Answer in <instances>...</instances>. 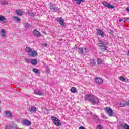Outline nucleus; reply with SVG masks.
<instances>
[{"mask_svg": "<svg viewBox=\"0 0 129 129\" xmlns=\"http://www.w3.org/2000/svg\"><path fill=\"white\" fill-rule=\"evenodd\" d=\"M85 100H89V101L93 103V105L99 103V99L98 98L95 97L90 94L86 95Z\"/></svg>", "mask_w": 129, "mask_h": 129, "instance_id": "obj_1", "label": "nucleus"}, {"mask_svg": "<svg viewBox=\"0 0 129 129\" xmlns=\"http://www.w3.org/2000/svg\"><path fill=\"white\" fill-rule=\"evenodd\" d=\"M25 51L27 52L29 56H30V57H37L38 56V53L35 51L34 49H32L30 47H26L25 48Z\"/></svg>", "mask_w": 129, "mask_h": 129, "instance_id": "obj_2", "label": "nucleus"}, {"mask_svg": "<svg viewBox=\"0 0 129 129\" xmlns=\"http://www.w3.org/2000/svg\"><path fill=\"white\" fill-rule=\"evenodd\" d=\"M104 110L105 112L108 114V115L110 117H112V116H114V112H113V110H112L111 108L109 107H106L105 108H104Z\"/></svg>", "mask_w": 129, "mask_h": 129, "instance_id": "obj_3", "label": "nucleus"}, {"mask_svg": "<svg viewBox=\"0 0 129 129\" xmlns=\"http://www.w3.org/2000/svg\"><path fill=\"white\" fill-rule=\"evenodd\" d=\"M51 119L54 124L56 125V126H61L62 124L61 123V121H60V120H59L58 118L52 116L51 117Z\"/></svg>", "mask_w": 129, "mask_h": 129, "instance_id": "obj_4", "label": "nucleus"}, {"mask_svg": "<svg viewBox=\"0 0 129 129\" xmlns=\"http://www.w3.org/2000/svg\"><path fill=\"white\" fill-rule=\"evenodd\" d=\"M102 4L104 7H106V8H108V9H114V6L110 4V3H109L106 1H103L102 2Z\"/></svg>", "mask_w": 129, "mask_h": 129, "instance_id": "obj_5", "label": "nucleus"}, {"mask_svg": "<svg viewBox=\"0 0 129 129\" xmlns=\"http://www.w3.org/2000/svg\"><path fill=\"white\" fill-rule=\"evenodd\" d=\"M56 20L62 27H66V23H65L64 19L61 18H58Z\"/></svg>", "mask_w": 129, "mask_h": 129, "instance_id": "obj_6", "label": "nucleus"}, {"mask_svg": "<svg viewBox=\"0 0 129 129\" xmlns=\"http://www.w3.org/2000/svg\"><path fill=\"white\" fill-rule=\"evenodd\" d=\"M95 82L97 84H98L99 85H100L103 83V80L102 78L100 77H97L95 78Z\"/></svg>", "mask_w": 129, "mask_h": 129, "instance_id": "obj_7", "label": "nucleus"}, {"mask_svg": "<svg viewBox=\"0 0 129 129\" xmlns=\"http://www.w3.org/2000/svg\"><path fill=\"white\" fill-rule=\"evenodd\" d=\"M23 124H24L25 126H30V125H32V123L31 121L28 120H23L22 121Z\"/></svg>", "mask_w": 129, "mask_h": 129, "instance_id": "obj_8", "label": "nucleus"}, {"mask_svg": "<svg viewBox=\"0 0 129 129\" xmlns=\"http://www.w3.org/2000/svg\"><path fill=\"white\" fill-rule=\"evenodd\" d=\"M97 33L99 36H101L102 38H104V33L100 29H97Z\"/></svg>", "mask_w": 129, "mask_h": 129, "instance_id": "obj_9", "label": "nucleus"}, {"mask_svg": "<svg viewBox=\"0 0 129 129\" xmlns=\"http://www.w3.org/2000/svg\"><path fill=\"white\" fill-rule=\"evenodd\" d=\"M33 34H34V36H35V37H37L38 38L41 36V33L38 31L37 29H35L33 31Z\"/></svg>", "mask_w": 129, "mask_h": 129, "instance_id": "obj_10", "label": "nucleus"}, {"mask_svg": "<svg viewBox=\"0 0 129 129\" xmlns=\"http://www.w3.org/2000/svg\"><path fill=\"white\" fill-rule=\"evenodd\" d=\"M121 128L122 129H129V125L128 124L125 123H123L120 124Z\"/></svg>", "mask_w": 129, "mask_h": 129, "instance_id": "obj_11", "label": "nucleus"}, {"mask_svg": "<svg viewBox=\"0 0 129 129\" xmlns=\"http://www.w3.org/2000/svg\"><path fill=\"white\" fill-rule=\"evenodd\" d=\"M28 111L30 112H34V113H36V111H37V107L35 106H32L31 109H29Z\"/></svg>", "mask_w": 129, "mask_h": 129, "instance_id": "obj_12", "label": "nucleus"}, {"mask_svg": "<svg viewBox=\"0 0 129 129\" xmlns=\"http://www.w3.org/2000/svg\"><path fill=\"white\" fill-rule=\"evenodd\" d=\"M7 117H12L13 116V115H12V113L11 112L9 111H6L5 112Z\"/></svg>", "mask_w": 129, "mask_h": 129, "instance_id": "obj_13", "label": "nucleus"}, {"mask_svg": "<svg viewBox=\"0 0 129 129\" xmlns=\"http://www.w3.org/2000/svg\"><path fill=\"white\" fill-rule=\"evenodd\" d=\"M98 44L100 47H104L105 46H106V43L102 42L101 41H99Z\"/></svg>", "mask_w": 129, "mask_h": 129, "instance_id": "obj_14", "label": "nucleus"}, {"mask_svg": "<svg viewBox=\"0 0 129 129\" xmlns=\"http://www.w3.org/2000/svg\"><path fill=\"white\" fill-rule=\"evenodd\" d=\"M16 14L17 16H23V12L21 11V10H17L16 11Z\"/></svg>", "mask_w": 129, "mask_h": 129, "instance_id": "obj_15", "label": "nucleus"}, {"mask_svg": "<svg viewBox=\"0 0 129 129\" xmlns=\"http://www.w3.org/2000/svg\"><path fill=\"white\" fill-rule=\"evenodd\" d=\"M71 92L72 93H76L77 92V89L75 87H72L71 88Z\"/></svg>", "mask_w": 129, "mask_h": 129, "instance_id": "obj_16", "label": "nucleus"}, {"mask_svg": "<svg viewBox=\"0 0 129 129\" xmlns=\"http://www.w3.org/2000/svg\"><path fill=\"white\" fill-rule=\"evenodd\" d=\"M6 21H7L6 17L4 16L0 15V22H4V23H5Z\"/></svg>", "mask_w": 129, "mask_h": 129, "instance_id": "obj_17", "label": "nucleus"}, {"mask_svg": "<svg viewBox=\"0 0 129 129\" xmlns=\"http://www.w3.org/2000/svg\"><path fill=\"white\" fill-rule=\"evenodd\" d=\"M32 65H34L35 66H36V65H37V64H38V61H37V59H32L31 60V62Z\"/></svg>", "mask_w": 129, "mask_h": 129, "instance_id": "obj_18", "label": "nucleus"}, {"mask_svg": "<svg viewBox=\"0 0 129 129\" xmlns=\"http://www.w3.org/2000/svg\"><path fill=\"white\" fill-rule=\"evenodd\" d=\"M50 10H51V11H53L54 12L56 11V7L54 6L52 3L50 4Z\"/></svg>", "mask_w": 129, "mask_h": 129, "instance_id": "obj_19", "label": "nucleus"}, {"mask_svg": "<svg viewBox=\"0 0 129 129\" xmlns=\"http://www.w3.org/2000/svg\"><path fill=\"white\" fill-rule=\"evenodd\" d=\"M12 19L14 21L17 22L21 21V18L18 17L17 16H13Z\"/></svg>", "mask_w": 129, "mask_h": 129, "instance_id": "obj_20", "label": "nucleus"}, {"mask_svg": "<svg viewBox=\"0 0 129 129\" xmlns=\"http://www.w3.org/2000/svg\"><path fill=\"white\" fill-rule=\"evenodd\" d=\"M1 33H2V37L5 38L6 37V31H5V29H1Z\"/></svg>", "mask_w": 129, "mask_h": 129, "instance_id": "obj_21", "label": "nucleus"}, {"mask_svg": "<svg viewBox=\"0 0 129 129\" xmlns=\"http://www.w3.org/2000/svg\"><path fill=\"white\" fill-rule=\"evenodd\" d=\"M0 4L5 6L8 5V2H7V0H1L0 1Z\"/></svg>", "mask_w": 129, "mask_h": 129, "instance_id": "obj_22", "label": "nucleus"}, {"mask_svg": "<svg viewBox=\"0 0 129 129\" xmlns=\"http://www.w3.org/2000/svg\"><path fill=\"white\" fill-rule=\"evenodd\" d=\"M32 71L33 72H35L36 74H40V71H39L38 69L34 68Z\"/></svg>", "mask_w": 129, "mask_h": 129, "instance_id": "obj_23", "label": "nucleus"}, {"mask_svg": "<svg viewBox=\"0 0 129 129\" xmlns=\"http://www.w3.org/2000/svg\"><path fill=\"white\" fill-rule=\"evenodd\" d=\"M90 64L91 66H94V65H95V61H94V59H90Z\"/></svg>", "mask_w": 129, "mask_h": 129, "instance_id": "obj_24", "label": "nucleus"}, {"mask_svg": "<svg viewBox=\"0 0 129 129\" xmlns=\"http://www.w3.org/2000/svg\"><path fill=\"white\" fill-rule=\"evenodd\" d=\"M97 63L99 65H101V64H102V59L100 58L98 59Z\"/></svg>", "mask_w": 129, "mask_h": 129, "instance_id": "obj_25", "label": "nucleus"}, {"mask_svg": "<svg viewBox=\"0 0 129 129\" xmlns=\"http://www.w3.org/2000/svg\"><path fill=\"white\" fill-rule=\"evenodd\" d=\"M75 2H76V3L78 5H80V3H82V2H83V0H75Z\"/></svg>", "mask_w": 129, "mask_h": 129, "instance_id": "obj_26", "label": "nucleus"}, {"mask_svg": "<svg viewBox=\"0 0 129 129\" xmlns=\"http://www.w3.org/2000/svg\"><path fill=\"white\" fill-rule=\"evenodd\" d=\"M119 80H121V81H125V78H124L122 76L119 77Z\"/></svg>", "mask_w": 129, "mask_h": 129, "instance_id": "obj_27", "label": "nucleus"}, {"mask_svg": "<svg viewBox=\"0 0 129 129\" xmlns=\"http://www.w3.org/2000/svg\"><path fill=\"white\" fill-rule=\"evenodd\" d=\"M78 50H79L80 54H83V48H79Z\"/></svg>", "mask_w": 129, "mask_h": 129, "instance_id": "obj_28", "label": "nucleus"}, {"mask_svg": "<svg viewBox=\"0 0 129 129\" xmlns=\"http://www.w3.org/2000/svg\"><path fill=\"white\" fill-rule=\"evenodd\" d=\"M104 47H102L101 49V50L102 51V52H105L106 51V47L105 46H103Z\"/></svg>", "mask_w": 129, "mask_h": 129, "instance_id": "obj_29", "label": "nucleus"}, {"mask_svg": "<svg viewBox=\"0 0 129 129\" xmlns=\"http://www.w3.org/2000/svg\"><path fill=\"white\" fill-rule=\"evenodd\" d=\"M103 127H102V126H101V125H99L97 127V129H103Z\"/></svg>", "mask_w": 129, "mask_h": 129, "instance_id": "obj_30", "label": "nucleus"}, {"mask_svg": "<svg viewBox=\"0 0 129 129\" xmlns=\"http://www.w3.org/2000/svg\"><path fill=\"white\" fill-rule=\"evenodd\" d=\"M120 105L121 106V107H124V106H126L125 103H120Z\"/></svg>", "mask_w": 129, "mask_h": 129, "instance_id": "obj_31", "label": "nucleus"}, {"mask_svg": "<svg viewBox=\"0 0 129 129\" xmlns=\"http://www.w3.org/2000/svg\"><path fill=\"white\" fill-rule=\"evenodd\" d=\"M12 128V127H11L10 125L6 126L5 127V129H11Z\"/></svg>", "mask_w": 129, "mask_h": 129, "instance_id": "obj_32", "label": "nucleus"}, {"mask_svg": "<svg viewBox=\"0 0 129 129\" xmlns=\"http://www.w3.org/2000/svg\"><path fill=\"white\" fill-rule=\"evenodd\" d=\"M25 61L26 62V63H29L30 62V59H29L28 58H26L25 59Z\"/></svg>", "mask_w": 129, "mask_h": 129, "instance_id": "obj_33", "label": "nucleus"}, {"mask_svg": "<svg viewBox=\"0 0 129 129\" xmlns=\"http://www.w3.org/2000/svg\"><path fill=\"white\" fill-rule=\"evenodd\" d=\"M125 106H129V101H128L126 103H125Z\"/></svg>", "mask_w": 129, "mask_h": 129, "instance_id": "obj_34", "label": "nucleus"}, {"mask_svg": "<svg viewBox=\"0 0 129 129\" xmlns=\"http://www.w3.org/2000/svg\"><path fill=\"white\" fill-rule=\"evenodd\" d=\"M124 22H127V23H129V18H126L124 20Z\"/></svg>", "mask_w": 129, "mask_h": 129, "instance_id": "obj_35", "label": "nucleus"}, {"mask_svg": "<svg viewBox=\"0 0 129 129\" xmlns=\"http://www.w3.org/2000/svg\"><path fill=\"white\" fill-rule=\"evenodd\" d=\"M126 11H127V12H129V7H127L126 8Z\"/></svg>", "mask_w": 129, "mask_h": 129, "instance_id": "obj_36", "label": "nucleus"}, {"mask_svg": "<svg viewBox=\"0 0 129 129\" xmlns=\"http://www.w3.org/2000/svg\"><path fill=\"white\" fill-rule=\"evenodd\" d=\"M122 21V19L121 18L119 19V22L120 23V22Z\"/></svg>", "mask_w": 129, "mask_h": 129, "instance_id": "obj_37", "label": "nucleus"}, {"mask_svg": "<svg viewBox=\"0 0 129 129\" xmlns=\"http://www.w3.org/2000/svg\"><path fill=\"white\" fill-rule=\"evenodd\" d=\"M79 129H85V128H84V127L83 126H81L79 127Z\"/></svg>", "mask_w": 129, "mask_h": 129, "instance_id": "obj_38", "label": "nucleus"}, {"mask_svg": "<svg viewBox=\"0 0 129 129\" xmlns=\"http://www.w3.org/2000/svg\"><path fill=\"white\" fill-rule=\"evenodd\" d=\"M38 95H42V93H40V92H38Z\"/></svg>", "mask_w": 129, "mask_h": 129, "instance_id": "obj_39", "label": "nucleus"}, {"mask_svg": "<svg viewBox=\"0 0 129 129\" xmlns=\"http://www.w3.org/2000/svg\"><path fill=\"white\" fill-rule=\"evenodd\" d=\"M84 50H85V51L86 52V50H87V49L86 48H85Z\"/></svg>", "mask_w": 129, "mask_h": 129, "instance_id": "obj_40", "label": "nucleus"}, {"mask_svg": "<svg viewBox=\"0 0 129 129\" xmlns=\"http://www.w3.org/2000/svg\"><path fill=\"white\" fill-rule=\"evenodd\" d=\"M44 47H47V44H44Z\"/></svg>", "mask_w": 129, "mask_h": 129, "instance_id": "obj_41", "label": "nucleus"}, {"mask_svg": "<svg viewBox=\"0 0 129 129\" xmlns=\"http://www.w3.org/2000/svg\"><path fill=\"white\" fill-rule=\"evenodd\" d=\"M31 27V26L29 25V26H28V27Z\"/></svg>", "mask_w": 129, "mask_h": 129, "instance_id": "obj_42", "label": "nucleus"}, {"mask_svg": "<svg viewBox=\"0 0 129 129\" xmlns=\"http://www.w3.org/2000/svg\"><path fill=\"white\" fill-rule=\"evenodd\" d=\"M111 32H112V30H111Z\"/></svg>", "mask_w": 129, "mask_h": 129, "instance_id": "obj_43", "label": "nucleus"}]
</instances>
